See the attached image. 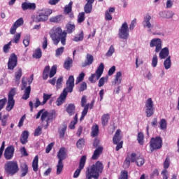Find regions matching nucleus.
<instances>
[{
	"instance_id": "nucleus-1",
	"label": "nucleus",
	"mask_w": 179,
	"mask_h": 179,
	"mask_svg": "<svg viewBox=\"0 0 179 179\" xmlns=\"http://www.w3.org/2000/svg\"><path fill=\"white\" fill-rule=\"evenodd\" d=\"M66 31H62L61 27H54L50 31V36L55 45H58L59 41L62 45H66V37L75 31V24L68 23L66 25Z\"/></svg>"
},
{
	"instance_id": "nucleus-2",
	"label": "nucleus",
	"mask_w": 179,
	"mask_h": 179,
	"mask_svg": "<svg viewBox=\"0 0 179 179\" xmlns=\"http://www.w3.org/2000/svg\"><path fill=\"white\" fill-rule=\"evenodd\" d=\"M75 87V78L73 76H70L66 83V87L63 90L59 98L56 101L57 106H59L65 103L68 93H72Z\"/></svg>"
},
{
	"instance_id": "nucleus-3",
	"label": "nucleus",
	"mask_w": 179,
	"mask_h": 179,
	"mask_svg": "<svg viewBox=\"0 0 179 179\" xmlns=\"http://www.w3.org/2000/svg\"><path fill=\"white\" fill-rule=\"evenodd\" d=\"M104 166L100 161H97L95 164L87 168L85 171V179H98L100 177V174L103 173Z\"/></svg>"
},
{
	"instance_id": "nucleus-4",
	"label": "nucleus",
	"mask_w": 179,
	"mask_h": 179,
	"mask_svg": "<svg viewBox=\"0 0 179 179\" xmlns=\"http://www.w3.org/2000/svg\"><path fill=\"white\" fill-rule=\"evenodd\" d=\"M41 117V121L42 122H46V124L44 126V129H47L48 127H50V124L55 120L57 117V115H55V113H50L45 109H41L40 110L38 113L35 115L36 120H38Z\"/></svg>"
},
{
	"instance_id": "nucleus-5",
	"label": "nucleus",
	"mask_w": 179,
	"mask_h": 179,
	"mask_svg": "<svg viewBox=\"0 0 179 179\" xmlns=\"http://www.w3.org/2000/svg\"><path fill=\"white\" fill-rule=\"evenodd\" d=\"M52 13V10L50 8H45L40 10L38 15H34L31 16L33 22L35 23H40V22H45L48 20V16Z\"/></svg>"
},
{
	"instance_id": "nucleus-6",
	"label": "nucleus",
	"mask_w": 179,
	"mask_h": 179,
	"mask_svg": "<svg viewBox=\"0 0 179 179\" xmlns=\"http://www.w3.org/2000/svg\"><path fill=\"white\" fill-rule=\"evenodd\" d=\"M4 171L11 177L19 173V164L16 161H8L4 165Z\"/></svg>"
},
{
	"instance_id": "nucleus-7",
	"label": "nucleus",
	"mask_w": 179,
	"mask_h": 179,
	"mask_svg": "<svg viewBox=\"0 0 179 179\" xmlns=\"http://www.w3.org/2000/svg\"><path fill=\"white\" fill-rule=\"evenodd\" d=\"M66 152H65V148H61L57 153V158L59 159L58 163L57 164V171L56 174L59 176L62 171L64 170V162L63 160L66 159Z\"/></svg>"
},
{
	"instance_id": "nucleus-8",
	"label": "nucleus",
	"mask_w": 179,
	"mask_h": 179,
	"mask_svg": "<svg viewBox=\"0 0 179 179\" xmlns=\"http://www.w3.org/2000/svg\"><path fill=\"white\" fill-rule=\"evenodd\" d=\"M104 72V64L101 63L96 70V73L91 75L89 78L90 83H96V80H99Z\"/></svg>"
},
{
	"instance_id": "nucleus-9",
	"label": "nucleus",
	"mask_w": 179,
	"mask_h": 179,
	"mask_svg": "<svg viewBox=\"0 0 179 179\" xmlns=\"http://www.w3.org/2000/svg\"><path fill=\"white\" fill-rule=\"evenodd\" d=\"M162 145H163V140L162 139V137H160V136L152 138L150 141V146L151 152H154L155 150L162 149Z\"/></svg>"
},
{
	"instance_id": "nucleus-10",
	"label": "nucleus",
	"mask_w": 179,
	"mask_h": 179,
	"mask_svg": "<svg viewBox=\"0 0 179 179\" xmlns=\"http://www.w3.org/2000/svg\"><path fill=\"white\" fill-rule=\"evenodd\" d=\"M122 139V136H121V129H117L113 138V145H117L115 150L118 152L120 149H122L123 141H121Z\"/></svg>"
},
{
	"instance_id": "nucleus-11",
	"label": "nucleus",
	"mask_w": 179,
	"mask_h": 179,
	"mask_svg": "<svg viewBox=\"0 0 179 179\" xmlns=\"http://www.w3.org/2000/svg\"><path fill=\"white\" fill-rule=\"evenodd\" d=\"M16 95V90L12 88L8 92V103L6 106L7 111H12L13 107H15V99H13Z\"/></svg>"
},
{
	"instance_id": "nucleus-12",
	"label": "nucleus",
	"mask_w": 179,
	"mask_h": 179,
	"mask_svg": "<svg viewBox=\"0 0 179 179\" xmlns=\"http://www.w3.org/2000/svg\"><path fill=\"white\" fill-rule=\"evenodd\" d=\"M118 36L122 40H128L129 38V28L128 23L124 22L119 29Z\"/></svg>"
},
{
	"instance_id": "nucleus-13",
	"label": "nucleus",
	"mask_w": 179,
	"mask_h": 179,
	"mask_svg": "<svg viewBox=\"0 0 179 179\" xmlns=\"http://www.w3.org/2000/svg\"><path fill=\"white\" fill-rule=\"evenodd\" d=\"M145 115L148 118L152 117L155 114V104L153 103V100L152 98H148L145 101Z\"/></svg>"
},
{
	"instance_id": "nucleus-14",
	"label": "nucleus",
	"mask_w": 179,
	"mask_h": 179,
	"mask_svg": "<svg viewBox=\"0 0 179 179\" xmlns=\"http://www.w3.org/2000/svg\"><path fill=\"white\" fill-rule=\"evenodd\" d=\"M21 90L24 91V94L22 96L23 100H27L30 97V93L31 92V87L29 85L27 87V80H26V78H22V87Z\"/></svg>"
},
{
	"instance_id": "nucleus-15",
	"label": "nucleus",
	"mask_w": 179,
	"mask_h": 179,
	"mask_svg": "<svg viewBox=\"0 0 179 179\" xmlns=\"http://www.w3.org/2000/svg\"><path fill=\"white\" fill-rule=\"evenodd\" d=\"M87 103V99L86 98V96L84 95L81 99V107H84V109L82 111L80 121H83V120L85 118V117H86L89 111V103L86 104Z\"/></svg>"
},
{
	"instance_id": "nucleus-16",
	"label": "nucleus",
	"mask_w": 179,
	"mask_h": 179,
	"mask_svg": "<svg viewBox=\"0 0 179 179\" xmlns=\"http://www.w3.org/2000/svg\"><path fill=\"white\" fill-rule=\"evenodd\" d=\"M86 164V155H83L79 162V166L78 169L76 170V171L73 173V178H78L79 176H80V172L83 169H85V165Z\"/></svg>"
},
{
	"instance_id": "nucleus-17",
	"label": "nucleus",
	"mask_w": 179,
	"mask_h": 179,
	"mask_svg": "<svg viewBox=\"0 0 179 179\" xmlns=\"http://www.w3.org/2000/svg\"><path fill=\"white\" fill-rule=\"evenodd\" d=\"M17 65V56L16 54L12 53L8 59V69L13 71Z\"/></svg>"
},
{
	"instance_id": "nucleus-18",
	"label": "nucleus",
	"mask_w": 179,
	"mask_h": 179,
	"mask_svg": "<svg viewBox=\"0 0 179 179\" xmlns=\"http://www.w3.org/2000/svg\"><path fill=\"white\" fill-rule=\"evenodd\" d=\"M131 163H136L137 166H138V167H142L143 164H145V159H143V157H138L136 158V153L135 152H132L131 154Z\"/></svg>"
},
{
	"instance_id": "nucleus-19",
	"label": "nucleus",
	"mask_w": 179,
	"mask_h": 179,
	"mask_svg": "<svg viewBox=\"0 0 179 179\" xmlns=\"http://www.w3.org/2000/svg\"><path fill=\"white\" fill-rule=\"evenodd\" d=\"M150 47H151V48L155 47V52H159L160 50H162V40L160 38H154L151 40Z\"/></svg>"
},
{
	"instance_id": "nucleus-20",
	"label": "nucleus",
	"mask_w": 179,
	"mask_h": 179,
	"mask_svg": "<svg viewBox=\"0 0 179 179\" xmlns=\"http://www.w3.org/2000/svg\"><path fill=\"white\" fill-rule=\"evenodd\" d=\"M15 154V147L13 145L8 146L4 151V157L6 160H10Z\"/></svg>"
},
{
	"instance_id": "nucleus-21",
	"label": "nucleus",
	"mask_w": 179,
	"mask_h": 179,
	"mask_svg": "<svg viewBox=\"0 0 179 179\" xmlns=\"http://www.w3.org/2000/svg\"><path fill=\"white\" fill-rule=\"evenodd\" d=\"M150 20H152V17L149 14H147L144 17V20L143 22V27L148 29V31H152V29H153V24L150 23Z\"/></svg>"
},
{
	"instance_id": "nucleus-22",
	"label": "nucleus",
	"mask_w": 179,
	"mask_h": 179,
	"mask_svg": "<svg viewBox=\"0 0 179 179\" xmlns=\"http://www.w3.org/2000/svg\"><path fill=\"white\" fill-rule=\"evenodd\" d=\"M150 20H152V17L149 14H147L144 17V20L143 22V27L148 29V31H152V29H153V24L150 23Z\"/></svg>"
},
{
	"instance_id": "nucleus-23",
	"label": "nucleus",
	"mask_w": 179,
	"mask_h": 179,
	"mask_svg": "<svg viewBox=\"0 0 179 179\" xmlns=\"http://www.w3.org/2000/svg\"><path fill=\"white\" fill-rule=\"evenodd\" d=\"M94 61V57H93V55L89 53L87 54L85 62L81 64L82 68H86V66H89V65H92Z\"/></svg>"
},
{
	"instance_id": "nucleus-24",
	"label": "nucleus",
	"mask_w": 179,
	"mask_h": 179,
	"mask_svg": "<svg viewBox=\"0 0 179 179\" xmlns=\"http://www.w3.org/2000/svg\"><path fill=\"white\" fill-rule=\"evenodd\" d=\"M86 4L84 6L85 13H92L93 10V3H94V0H85Z\"/></svg>"
},
{
	"instance_id": "nucleus-25",
	"label": "nucleus",
	"mask_w": 179,
	"mask_h": 179,
	"mask_svg": "<svg viewBox=\"0 0 179 179\" xmlns=\"http://www.w3.org/2000/svg\"><path fill=\"white\" fill-rule=\"evenodd\" d=\"M29 131L24 130L22 131L20 138V142L22 143V145H26V143L29 142Z\"/></svg>"
},
{
	"instance_id": "nucleus-26",
	"label": "nucleus",
	"mask_w": 179,
	"mask_h": 179,
	"mask_svg": "<svg viewBox=\"0 0 179 179\" xmlns=\"http://www.w3.org/2000/svg\"><path fill=\"white\" fill-rule=\"evenodd\" d=\"M103 146H99L94 151V153L92 156V160H97L99 157L101 153H103Z\"/></svg>"
},
{
	"instance_id": "nucleus-27",
	"label": "nucleus",
	"mask_w": 179,
	"mask_h": 179,
	"mask_svg": "<svg viewBox=\"0 0 179 179\" xmlns=\"http://www.w3.org/2000/svg\"><path fill=\"white\" fill-rule=\"evenodd\" d=\"M22 10H27L28 9L34 10L36 9V3L24 2L22 3Z\"/></svg>"
},
{
	"instance_id": "nucleus-28",
	"label": "nucleus",
	"mask_w": 179,
	"mask_h": 179,
	"mask_svg": "<svg viewBox=\"0 0 179 179\" xmlns=\"http://www.w3.org/2000/svg\"><path fill=\"white\" fill-rule=\"evenodd\" d=\"M75 110H76V106H75V104L73 103L69 104L66 108V111L70 116H72L75 114Z\"/></svg>"
},
{
	"instance_id": "nucleus-29",
	"label": "nucleus",
	"mask_w": 179,
	"mask_h": 179,
	"mask_svg": "<svg viewBox=\"0 0 179 179\" xmlns=\"http://www.w3.org/2000/svg\"><path fill=\"white\" fill-rule=\"evenodd\" d=\"M169 48H164L163 49L160 50L159 52V58L160 59H165L169 57Z\"/></svg>"
},
{
	"instance_id": "nucleus-30",
	"label": "nucleus",
	"mask_w": 179,
	"mask_h": 179,
	"mask_svg": "<svg viewBox=\"0 0 179 179\" xmlns=\"http://www.w3.org/2000/svg\"><path fill=\"white\" fill-rule=\"evenodd\" d=\"M21 177H26L27 173H29V166H27V164L24 163L21 165Z\"/></svg>"
},
{
	"instance_id": "nucleus-31",
	"label": "nucleus",
	"mask_w": 179,
	"mask_h": 179,
	"mask_svg": "<svg viewBox=\"0 0 179 179\" xmlns=\"http://www.w3.org/2000/svg\"><path fill=\"white\" fill-rule=\"evenodd\" d=\"M23 73L22 72V69H20L17 72L15 73V82L19 85L20 83V79Z\"/></svg>"
},
{
	"instance_id": "nucleus-32",
	"label": "nucleus",
	"mask_w": 179,
	"mask_h": 179,
	"mask_svg": "<svg viewBox=\"0 0 179 179\" xmlns=\"http://www.w3.org/2000/svg\"><path fill=\"white\" fill-rule=\"evenodd\" d=\"M132 157L129 154H127V156L126 157V159L123 163V169H129V166H131V160Z\"/></svg>"
},
{
	"instance_id": "nucleus-33",
	"label": "nucleus",
	"mask_w": 179,
	"mask_h": 179,
	"mask_svg": "<svg viewBox=\"0 0 179 179\" xmlns=\"http://www.w3.org/2000/svg\"><path fill=\"white\" fill-rule=\"evenodd\" d=\"M73 61L70 57H68L64 64V69H66V71H69L71 68H72Z\"/></svg>"
},
{
	"instance_id": "nucleus-34",
	"label": "nucleus",
	"mask_w": 179,
	"mask_h": 179,
	"mask_svg": "<svg viewBox=\"0 0 179 179\" xmlns=\"http://www.w3.org/2000/svg\"><path fill=\"white\" fill-rule=\"evenodd\" d=\"M91 136H92V138H96V136H99V125L95 124L92 126L91 131Z\"/></svg>"
},
{
	"instance_id": "nucleus-35",
	"label": "nucleus",
	"mask_w": 179,
	"mask_h": 179,
	"mask_svg": "<svg viewBox=\"0 0 179 179\" xmlns=\"http://www.w3.org/2000/svg\"><path fill=\"white\" fill-rule=\"evenodd\" d=\"M32 168L34 171H38V156L37 155L33 159Z\"/></svg>"
},
{
	"instance_id": "nucleus-36",
	"label": "nucleus",
	"mask_w": 179,
	"mask_h": 179,
	"mask_svg": "<svg viewBox=\"0 0 179 179\" xmlns=\"http://www.w3.org/2000/svg\"><path fill=\"white\" fill-rule=\"evenodd\" d=\"M66 128H68L66 124H63L62 128L61 129H59L58 132H59V137L60 138V139H64V138H65V133L66 132Z\"/></svg>"
},
{
	"instance_id": "nucleus-37",
	"label": "nucleus",
	"mask_w": 179,
	"mask_h": 179,
	"mask_svg": "<svg viewBox=\"0 0 179 179\" xmlns=\"http://www.w3.org/2000/svg\"><path fill=\"white\" fill-rule=\"evenodd\" d=\"M108 120H110V114L106 113L101 117V124L103 127H106L108 124Z\"/></svg>"
},
{
	"instance_id": "nucleus-38",
	"label": "nucleus",
	"mask_w": 179,
	"mask_h": 179,
	"mask_svg": "<svg viewBox=\"0 0 179 179\" xmlns=\"http://www.w3.org/2000/svg\"><path fill=\"white\" fill-rule=\"evenodd\" d=\"M62 15H56L55 17H52L50 19V22L51 23H59V22H61V20H62Z\"/></svg>"
},
{
	"instance_id": "nucleus-39",
	"label": "nucleus",
	"mask_w": 179,
	"mask_h": 179,
	"mask_svg": "<svg viewBox=\"0 0 179 179\" xmlns=\"http://www.w3.org/2000/svg\"><path fill=\"white\" fill-rule=\"evenodd\" d=\"M50 75V66H46L43 72V79L46 80Z\"/></svg>"
},
{
	"instance_id": "nucleus-40",
	"label": "nucleus",
	"mask_w": 179,
	"mask_h": 179,
	"mask_svg": "<svg viewBox=\"0 0 179 179\" xmlns=\"http://www.w3.org/2000/svg\"><path fill=\"white\" fill-rule=\"evenodd\" d=\"M42 55L43 52H41V49L40 48H38L33 54V57L36 58V59H40Z\"/></svg>"
},
{
	"instance_id": "nucleus-41",
	"label": "nucleus",
	"mask_w": 179,
	"mask_h": 179,
	"mask_svg": "<svg viewBox=\"0 0 179 179\" xmlns=\"http://www.w3.org/2000/svg\"><path fill=\"white\" fill-rule=\"evenodd\" d=\"M164 66L165 69H170V68H171V59L170 56H169L164 62Z\"/></svg>"
},
{
	"instance_id": "nucleus-42",
	"label": "nucleus",
	"mask_w": 179,
	"mask_h": 179,
	"mask_svg": "<svg viewBox=\"0 0 179 179\" xmlns=\"http://www.w3.org/2000/svg\"><path fill=\"white\" fill-rule=\"evenodd\" d=\"M144 139H145V135H143V133L139 132L137 136L138 143H139V145H143L144 143V141H143Z\"/></svg>"
},
{
	"instance_id": "nucleus-43",
	"label": "nucleus",
	"mask_w": 179,
	"mask_h": 179,
	"mask_svg": "<svg viewBox=\"0 0 179 179\" xmlns=\"http://www.w3.org/2000/svg\"><path fill=\"white\" fill-rule=\"evenodd\" d=\"M121 76H122V73L121 71H118L116 73L115 78V85H120L121 83Z\"/></svg>"
},
{
	"instance_id": "nucleus-44",
	"label": "nucleus",
	"mask_w": 179,
	"mask_h": 179,
	"mask_svg": "<svg viewBox=\"0 0 179 179\" xmlns=\"http://www.w3.org/2000/svg\"><path fill=\"white\" fill-rule=\"evenodd\" d=\"M30 34H27L23 40V44L24 45V47H29V45H30Z\"/></svg>"
},
{
	"instance_id": "nucleus-45",
	"label": "nucleus",
	"mask_w": 179,
	"mask_h": 179,
	"mask_svg": "<svg viewBox=\"0 0 179 179\" xmlns=\"http://www.w3.org/2000/svg\"><path fill=\"white\" fill-rule=\"evenodd\" d=\"M160 129H167V121L166 119H162L159 122Z\"/></svg>"
},
{
	"instance_id": "nucleus-46",
	"label": "nucleus",
	"mask_w": 179,
	"mask_h": 179,
	"mask_svg": "<svg viewBox=\"0 0 179 179\" xmlns=\"http://www.w3.org/2000/svg\"><path fill=\"white\" fill-rule=\"evenodd\" d=\"M64 51H65L64 47H60V48H57L55 50L56 57H61V55H62V54H64Z\"/></svg>"
},
{
	"instance_id": "nucleus-47",
	"label": "nucleus",
	"mask_w": 179,
	"mask_h": 179,
	"mask_svg": "<svg viewBox=\"0 0 179 179\" xmlns=\"http://www.w3.org/2000/svg\"><path fill=\"white\" fill-rule=\"evenodd\" d=\"M52 96V94H45L44 93L43 94V101L42 102V106H44V104H45L48 100H50V99H51V97Z\"/></svg>"
},
{
	"instance_id": "nucleus-48",
	"label": "nucleus",
	"mask_w": 179,
	"mask_h": 179,
	"mask_svg": "<svg viewBox=\"0 0 179 179\" xmlns=\"http://www.w3.org/2000/svg\"><path fill=\"white\" fill-rule=\"evenodd\" d=\"M56 73H57V66L54 65L52 66L51 70L49 73V77L54 78V76H55Z\"/></svg>"
},
{
	"instance_id": "nucleus-49",
	"label": "nucleus",
	"mask_w": 179,
	"mask_h": 179,
	"mask_svg": "<svg viewBox=\"0 0 179 179\" xmlns=\"http://www.w3.org/2000/svg\"><path fill=\"white\" fill-rule=\"evenodd\" d=\"M85 19V12L80 13L78 15V23H83Z\"/></svg>"
},
{
	"instance_id": "nucleus-50",
	"label": "nucleus",
	"mask_w": 179,
	"mask_h": 179,
	"mask_svg": "<svg viewBox=\"0 0 179 179\" xmlns=\"http://www.w3.org/2000/svg\"><path fill=\"white\" fill-rule=\"evenodd\" d=\"M85 138H80L76 143V146L78 149H80L85 146Z\"/></svg>"
},
{
	"instance_id": "nucleus-51",
	"label": "nucleus",
	"mask_w": 179,
	"mask_h": 179,
	"mask_svg": "<svg viewBox=\"0 0 179 179\" xmlns=\"http://www.w3.org/2000/svg\"><path fill=\"white\" fill-rule=\"evenodd\" d=\"M114 52H115V49L114 48V45H111L109 48V50L106 53V56L111 57Z\"/></svg>"
},
{
	"instance_id": "nucleus-52",
	"label": "nucleus",
	"mask_w": 179,
	"mask_h": 179,
	"mask_svg": "<svg viewBox=\"0 0 179 179\" xmlns=\"http://www.w3.org/2000/svg\"><path fill=\"white\" fill-rule=\"evenodd\" d=\"M87 89V84L83 82L80 85V87L78 88V92H80V93H82V92H85V90H86Z\"/></svg>"
},
{
	"instance_id": "nucleus-53",
	"label": "nucleus",
	"mask_w": 179,
	"mask_h": 179,
	"mask_svg": "<svg viewBox=\"0 0 179 179\" xmlns=\"http://www.w3.org/2000/svg\"><path fill=\"white\" fill-rule=\"evenodd\" d=\"M164 170H167L170 167V157H167L163 164Z\"/></svg>"
},
{
	"instance_id": "nucleus-54",
	"label": "nucleus",
	"mask_w": 179,
	"mask_h": 179,
	"mask_svg": "<svg viewBox=\"0 0 179 179\" xmlns=\"http://www.w3.org/2000/svg\"><path fill=\"white\" fill-rule=\"evenodd\" d=\"M24 23V21L23 20L22 17L19 18L13 24H15L17 27H20V26H23V24Z\"/></svg>"
},
{
	"instance_id": "nucleus-55",
	"label": "nucleus",
	"mask_w": 179,
	"mask_h": 179,
	"mask_svg": "<svg viewBox=\"0 0 179 179\" xmlns=\"http://www.w3.org/2000/svg\"><path fill=\"white\" fill-rule=\"evenodd\" d=\"M85 79V73L82 72L79 74L78 77L76 78V85H78V83H80Z\"/></svg>"
},
{
	"instance_id": "nucleus-56",
	"label": "nucleus",
	"mask_w": 179,
	"mask_h": 179,
	"mask_svg": "<svg viewBox=\"0 0 179 179\" xmlns=\"http://www.w3.org/2000/svg\"><path fill=\"white\" fill-rule=\"evenodd\" d=\"M83 37H84V35H83V31H82L79 34L78 36H76L74 38H73V41H82L83 40Z\"/></svg>"
},
{
	"instance_id": "nucleus-57",
	"label": "nucleus",
	"mask_w": 179,
	"mask_h": 179,
	"mask_svg": "<svg viewBox=\"0 0 179 179\" xmlns=\"http://www.w3.org/2000/svg\"><path fill=\"white\" fill-rule=\"evenodd\" d=\"M157 62H158L157 55H155L152 59V66L153 68H156V66H157Z\"/></svg>"
},
{
	"instance_id": "nucleus-58",
	"label": "nucleus",
	"mask_w": 179,
	"mask_h": 179,
	"mask_svg": "<svg viewBox=\"0 0 179 179\" xmlns=\"http://www.w3.org/2000/svg\"><path fill=\"white\" fill-rule=\"evenodd\" d=\"M52 148H54V143H50L48 144V145L45 148V152L46 153H50L51 150H52Z\"/></svg>"
},
{
	"instance_id": "nucleus-59",
	"label": "nucleus",
	"mask_w": 179,
	"mask_h": 179,
	"mask_svg": "<svg viewBox=\"0 0 179 179\" xmlns=\"http://www.w3.org/2000/svg\"><path fill=\"white\" fill-rule=\"evenodd\" d=\"M41 131H42L41 127H38V128L35 129V131L34 134V136H40V135H41Z\"/></svg>"
},
{
	"instance_id": "nucleus-60",
	"label": "nucleus",
	"mask_w": 179,
	"mask_h": 179,
	"mask_svg": "<svg viewBox=\"0 0 179 179\" xmlns=\"http://www.w3.org/2000/svg\"><path fill=\"white\" fill-rule=\"evenodd\" d=\"M20 37H21L20 34H17L14 36V39L13 41V43H15V44H17L19 43V41H20Z\"/></svg>"
},
{
	"instance_id": "nucleus-61",
	"label": "nucleus",
	"mask_w": 179,
	"mask_h": 179,
	"mask_svg": "<svg viewBox=\"0 0 179 179\" xmlns=\"http://www.w3.org/2000/svg\"><path fill=\"white\" fill-rule=\"evenodd\" d=\"M7 99L6 98L0 99V111L5 107V104H6Z\"/></svg>"
},
{
	"instance_id": "nucleus-62",
	"label": "nucleus",
	"mask_w": 179,
	"mask_h": 179,
	"mask_svg": "<svg viewBox=\"0 0 179 179\" xmlns=\"http://www.w3.org/2000/svg\"><path fill=\"white\" fill-rule=\"evenodd\" d=\"M119 179H128V171H124L122 172L120 178Z\"/></svg>"
},
{
	"instance_id": "nucleus-63",
	"label": "nucleus",
	"mask_w": 179,
	"mask_h": 179,
	"mask_svg": "<svg viewBox=\"0 0 179 179\" xmlns=\"http://www.w3.org/2000/svg\"><path fill=\"white\" fill-rule=\"evenodd\" d=\"M135 24H136V18H134L131 21V22L129 25V30H134V29H135Z\"/></svg>"
},
{
	"instance_id": "nucleus-64",
	"label": "nucleus",
	"mask_w": 179,
	"mask_h": 179,
	"mask_svg": "<svg viewBox=\"0 0 179 179\" xmlns=\"http://www.w3.org/2000/svg\"><path fill=\"white\" fill-rule=\"evenodd\" d=\"M168 171L166 169L162 170L161 174L163 176V179H169V174H167Z\"/></svg>"
}]
</instances>
